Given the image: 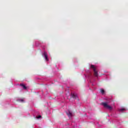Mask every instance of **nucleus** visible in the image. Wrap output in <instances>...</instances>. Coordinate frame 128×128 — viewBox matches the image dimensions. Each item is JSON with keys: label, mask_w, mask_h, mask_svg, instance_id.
Segmentation results:
<instances>
[{"label": "nucleus", "mask_w": 128, "mask_h": 128, "mask_svg": "<svg viewBox=\"0 0 128 128\" xmlns=\"http://www.w3.org/2000/svg\"><path fill=\"white\" fill-rule=\"evenodd\" d=\"M100 92H101V93H102V94H104V90H101Z\"/></svg>", "instance_id": "7"}, {"label": "nucleus", "mask_w": 128, "mask_h": 128, "mask_svg": "<svg viewBox=\"0 0 128 128\" xmlns=\"http://www.w3.org/2000/svg\"><path fill=\"white\" fill-rule=\"evenodd\" d=\"M66 114L69 118H72V113L70 111H68V112L66 113Z\"/></svg>", "instance_id": "5"}, {"label": "nucleus", "mask_w": 128, "mask_h": 128, "mask_svg": "<svg viewBox=\"0 0 128 128\" xmlns=\"http://www.w3.org/2000/svg\"><path fill=\"white\" fill-rule=\"evenodd\" d=\"M20 86H22L24 90H26V86L24 84H20Z\"/></svg>", "instance_id": "6"}, {"label": "nucleus", "mask_w": 128, "mask_h": 128, "mask_svg": "<svg viewBox=\"0 0 128 128\" xmlns=\"http://www.w3.org/2000/svg\"><path fill=\"white\" fill-rule=\"evenodd\" d=\"M42 118V116H38L36 117V118Z\"/></svg>", "instance_id": "9"}, {"label": "nucleus", "mask_w": 128, "mask_h": 128, "mask_svg": "<svg viewBox=\"0 0 128 128\" xmlns=\"http://www.w3.org/2000/svg\"><path fill=\"white\" fill-rule=\"evenodd\" d=\"M71 97L72 98H74V100H78V95L76 94H72Z\"/></svg>", "instance_id": "3"}, {"label": "nucleus", "mask_w": 128, "mask_h": 128, "mask_svg": "<svg viewBox=\"0 0 128 128\" xmlns=\"http://www.w3.org/2000/svg\"><path fill=\"white\" fill-rule=\"evenodd\" d=\"M120 112H124V110H126V109L124 108H121V109H120Z\"/></svg>", "instance_id": "8"}, {"label": "nucleus", "mask_w": 128, "mask_h": 128, "mask_svg": "<svg viewBox=\"0 0 128 128\" xmlns=\"http://www.w3.org/2000/svg\"><path fill=\"white\" fill-rule=\"evenodd\" d=\"M102 105L103 106H104V108H108V110H111L112 109V106L108 104V102H102Z\"/></svg>", "instance_id": "2"}, {"label": "nucleus", "mask_w": 128, "mask_h": 128, "mask_svg": "<svg viewBox=\"0 0 128 128\" xmlns=\"http://www.w3.org/2000/svg\"><path fill=\"white\" fill-rule=\"evenodd\" d=\"M44 56L46 60L48 61V54H46V52H44Z\"/></svg>", "instance_id": "4"}, {"label": "nucleus", "mask_w": 128, "mask_h": 128, "mask_svg": "<svg viewBox=\"0 0 128 128\" xmlns=\"http://www.w3.org/2000/svg\"><path fill=\"white\" fill-rule=\"evenodd\" d=\"M21 102H24V100H21Z\"/></svg>", "instance_id": "10"}, {"label": "nucleus", "mask_w": 128, "mask_h": 128, "mask_svg": "<svg viewBox=\"0 0 128 128\" xmlns=\"http://www.w3.org/2000/svg\"><path fill=\"white\" fill-rule=\"evenodd\" d=\"M90 68H92V70L94 72V76L98 77V70H96V67L94 65H91Z\"/></svg>", "instance_id": "1"}]
</instances>
